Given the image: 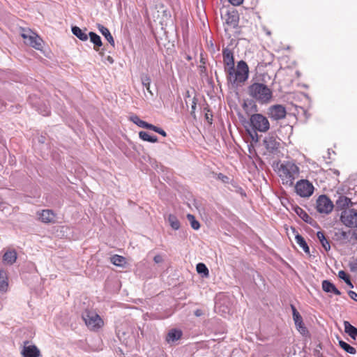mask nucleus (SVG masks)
I'll return each instance as SVG.
<instances>
[{"mask_svg": "<svg viewBox=\"0 0 357 357\" xmlns=\"http://www.w3.org/2000/svg\"><path fill=\"white\" fill-rule=\"evenodd\" d=\"M181 335L182 333L181 331L172 329L168 333L166 340L168 342H174L178 340L181 337Z\"/></svg>", "mask_w": 357, "mask_h": 357, "instance_id": "21", "label": "nucleus"}, {"mask_svg": "<svg viewBox=\"0 0 357 357\" xmlns=\"http://www.w3.org/2000/svg\"><path fill=\"white\" fill-rule=\"evenodd\" d=\"M228 81L232 84L238 86L244 83L249 75V68L244 61L238 62L236 67L234 66L225 71Z\"/></svg>", "mask_w": 357, "mask_h": 357, "instance_id": "1", "label": "nucleus"}, {"mask_svg": "<svg viewBox=\"0 0 357 357\" xmlns=\"http://www.w3.org/2000/svg\"><path fill=\"white\" fill-rule=\"evenodd\" d=\"M130 120L139 127L145 128L146 123L144 121L141 120L137 116H132L130 117Z\"/></svg>", "mask_w": 357, "mask_h": 357, "instance_id": "33", "label": "nucleus"}, {"mask_svg": "<svg viewBox=\"0 0 357 357\" xmlns=\"http://www.w3.org/2000/svg\"><path fill=\"white\" fill-rule=\"evenodd\" d=\"M8 289V278L7 272L1 269L0 270V294H4Z\"/></svg>", "mask_w": 357, "mask_h": 357, "instance_id": "14", "label": "nucleus"}, {"mask_svg": "<svg viewBox=\"0 0 357 357\" xmlns=\"http://www.w3.org/2000/svg\"><path fill=\"white\" fill-rule=\"evenodd\" d=\"M298 210H300L301 211H303L302 208H298Z\"/></svg>", "mask_w": 357, "mask_h": 357, "instance_id": "54", "label": "nucleus"}, {"mask_svg": "<svg viewBox=\"0 0 357 357\" xmlns=\"http://www.w3.org/2000/svg\"><path fill=\"white\" fill-rule=\"evenodd\" d=\"M229 2L233 6H239L243 3V0H228Z\"/></svg>", "mask_w": 357, "mask_h": 357, "instance_id": "38", "label": "nucleus"}, {"mask_svg": "<svg viewBox=\"0 0 357 357\" xmlns=\"http://www.w3.org/2000/svg\"><path fill=\"white\" fill-rule=\"evenodd\" d=\"M73 33L76 36L79 40L82 41H86L88 40V35L85 31L82 30L78 26H73L72 27Z\"/></svg>", "mask_w": 357, "mask_h": 357, "instance_id": "22", "label": "nucleus"}, {"mask_svg": "<svg viewBox=\"0 0 357 357\" xmlns=\"http://www.w3.org/2000/svg\"><path fill=\"white\" fill-rule=\"evenodd\" d=\"M197 271L199 273H203L205 277H208L209 271L206 265L203 263H199L196 267Z\"/></svg>", "mask_w": 357, "mask_h": 357, "instance_id": "32", "label": "nucleus"}, {"mask_svg": "<svg viewBox=\"0 0 357 357\" xmlns=\"http://www.w3.org/2000/svg\"><path fill=\"white\" fill-rule=\"evenodd\" d=\"M43 116H47L50 114V110L48 108H46L44 111L40 112Z\"/></svg>", "mask_w": 357, "mask_h": 357, "instance_id": "44", "label": "nucleus"}, {"mask_svg": "<svg viewBox=\"0 0 357 357\" xmlns=\"http://www.w3.org/2000/svg\"><path fill=\"white\" fill-rule=\"evenodd\" d=\"M223 62L225 64V70H229L234 66V61L233 54L229 50H224L223 52Z\"/></svg>", "mask_w": 357, "mask_h": 357, "instance_id": "15", "label": "nucleus"}, {"mask_svg": "<svg viewBox=\"0 0 357 357\" xmlns=\"http://www.w3.org/2000/svg\"><path fill=\"white\" fill-rule=\"evenodd\" d=\"M202 314V312L201 310H197L195 312V315L197 317H200Z\"/></svg>", "mask_w": 357, "mask_h": 357, "instance_id": "47", "label": "nucleus"}, {"mask_svg": "<svg viewBox=\"0 0 357 357\" xmlns=\"http://www.w3.org/2000/svg\"><path fill=\"white\" fill-rule=\"evenodd\" d=\"M299 167L292 162H285L280 165L278 174L283 185L292 186L294 180L299 176Z\"/></svg>", "mask_w": 357, "mask_h": 357, "instance_id": "2", "label": "nucleus"}, {"mask_svg": "<svg viewBox=\"0 0 357 357\" xmlns=\"http://www.w3.org/2000/svg\"><path fill=\"white\" fill-rule=\"evenodd\" d=\"M352 204L353 203L351 202V199L344 196H340L336 201L337 208L343 211L347 210V208L352 206Z\"/></svg>", "mask_w": 357, "mask_h": 357, "instance_id": "17", "label": "nucleus"}, {"mask_svg": "<svg viewBox=\"0 0 357 357\" xmlns=\"http://www.w3.org/2000/svg\"><path fill=\"white\" fill-rule=\"evenodd\" d=\"M250 123L253 131L266 132L270 128L268 119L261 114H254L250 117Z\"/></svg>", "mask_w": 357, "mask_h": 357, "instance_id": "5", "label": "nucleus"}, {"mask_svg": "<svg viewBox=\"0 0 357 357\" xmlns=\"http://www.w3.org/2000/svg\"><path fill=\"white\" fill-rule=\"evenodd\" d=\"M38 215L39 219L45 223L54 222L55 220V214L51 210H43Z\"/></svg>", "mask_w": 357, "mask_h": 357, "instance_id": "13", "label": "nucleus"}, {"mask_svg": "<svg viewBox=\"0 0 357 357\" xmlns=\"http://www.w3.org/2000/svg\"><path fill=\"white\" fill-rule=\"evenodd\" d=\"M88 36L90 37L91 42L94 44V50H98L97 47L102 45L100 37L94 32H89Z\"/></svg>", "mask_w": 357, "mask_h": 357, "instance_id": "23", "label": "nucleus"}, {"mask_svg": "<svg viewBox=\"0 0 357 357\" xmlns=\"http://www.w3.org/2000/svg\"><path fill=\"white\" fill-rule=\"evenodd\" d=\"M344 282H346V283H347V284H348L351 288H353V287H354V286H353V284H352V283H351V280H350V279H349V278H347V280H345V281H344Z\"/></svg>", "mask_w": 357, "mask_h": 357, "instance_id": "46", "label": "nucleus"}, {"mask_svg": "<svg viewBox=\"0 0 357 357\" xmlns=\"http://www.w3.org/2000/svg\"><path fill=\"white\" fill-rule=\"evenodd\" d=\"M106 60L108 62H109L110 63H113V62H114V60H113L112 57L110 56H107V58H106Z\"/></svg>", "mask_w": 357, "mask_h": 357, "instance_id": "48", "label": "nucleus"}, {"mask_svg": "<svg viewBox=\"0 0 357 357\" xmlns=\"http://www.w3.org/2000/svg\"><path fill=\"white\" fill-rule=\"evenodd\" d=\"M227 24H229V23H231V22L229 21V19L227 20Z\"/></svg>", "mask_w": 357, "mask_h": 357, "instance_id": "52", "label": "nucleus"}, {"mask_svg": "<svg viewBox=\"0 0 357 357\" xmlns=\"http://www.w3.org/2000/svg\"><path fill=\"white\" fill-rule=\"evenodd\" d=\"M341 222L348 227H357V211L354 209L344 210L340 216Z\"/></svg>", "mask_w": 357, "mask_h": 357, "instance_id": "8", "label": "nucleus"}, {"mask_svg": "<svg viewBox=\"0 0 357 357\" xmlns=\"http://www.w3.org/2000/svg\"><path fill=\"white\" fill-rule=\"evenodd\" d=\"M99 31L102 33V36H105L106 40L111 44L112 47H114L115 43L114 40L110 33V31L107 28L104 26L103 25L98 24V26Z\"/></svg>", "mask_w": 357, "mask_h": 357, "instance_id": "19", "label": "nucleus"}, {"mask_svg": "<svg viewBox=\"0 0 357 357\" xmlns=\"http://www.w3.org/2000/svg\"><path fill=\"white\" fill-rule=\"evenodd\" d=\"M268 115L274 120L282 119L286 116V109L281 105H275L269 107Z\"/></svg>", "mask_w": 357, "mask_h": 357, "instance_id": "11", "label": "nucleus"}, {"mask_svg": "<svg viewBox=\"0 0 357 357\" xmlns=\"http://www.w3.org/2000/svg\"><path fill=\"white\" fill-rule=\"evenodd\" d=\"M267 34L270 35L271 34L270 31H267Z\"/></svg>", "mask_w": 357, "mask_h": 357, "instance_id": "53", "label": "nucleus"}, {"mask_svg": "<svg viewBox=\"0 0 357 357\" xmlns=\"http://www.w3.org/2000/svg\"><path fill=\"white\" fill-rule=\"evenodd\" d=\"M168 222L173 229L178 230L180 228V222L175 215L172 214L169 215Z\"/></svg>", "mask_w": 357, "mask_h": 357, "instance_id": "27", "label": "nucleus"}, {"mask_svg": "<svg viewBox=\"0 0 357 357\" xmlns=\"http://www.w3.org/2000/svg\"><path fill=\"white\" fill-rule=\"evenodd\" d=\"M295 324H301V322L303 321L301 316L299 314L293 318Z\"/></svg>", "mask_w": 357, "mask_h": 357, "instance_id": "41", "label": "nucleus"}, {"mask_svg": "<svg viewBox=\"0 0 357 357\" xmlns=\"http://www.w3.org/2000/svg\"><path fill=\"white\" fill-rule=\"evenodd\" d=\"M139 137L146 142L155 143L158 142V137L156 136H151L147 132L141 131L139 132Z\"/></svg>", "mask_w": 357, "mask_h": 357, "instance_id": "26", "label": "nucleus"}, {"mask_svg": "<svg viewBox=\"0 0 357 357\" xmlns=\"http://www.w3.org/2000/svg\"><path fill=\"white\" fill-rule=\"evenodd\" d=\"M317 238H319V241L321 242L322 246L325 249V250L328 251L330 250L331 246L329 244V242L326 238L324 234L321 231H318L317 234Z\"/></svg>", "mask_w": 357, "mask_h": 357, "instance_id": "28", "label": "nucleus"}, {"mask_svg": "<svg viewBox=\"0 0 357 357\" xmlns=\"http://www.w3.org/2000/svg\"><path fill=\"white\" fill-rule=\"evenodd\" d=\"M296 328L302 335H306L307 333V330L305 327L303 321L301 322V324H295Z\"/></svg>", "mask_w": 357, "mask_h": 357, "instance_id": "34", "label": "nucleus"}, {"mask_svg": "<svg viewBox=\"0 0 357 357\" xmlns=\"http://www.w3.org/2000/svg\"><path fill=\"white\" fill-rule=\"evenodd\" d=\"M187 218L189 220L191 227L194 229L198 230L199 229V227H200L199 222L195 220V216L193 215L188 214Z\"/></svg>", "mask_w": 357, "mask_h": 357, "instance_id": "31", "label": "nucleus"}, {"mask_svg": "<svg viewBox=\"0 0 357 357\" xmlns=\"http://www.w3.org/2000/svg\"><path fill=\"white\" fill-rule=\"evenodd\" d=\"M153 260L156 264H159L163 261V259H162V256L158 255L154 257Z\"/></svg>", "mask_w": 357, "mask_h": 357, "instance_id": "40", "label": "nucleus"}, {"mask_svg": "<svg viewBox=\"0 0 357 357\" xmlns=\"http://www.w3.org/2000/svg\"><path fill=\"white\" fill-rule=\"evenodd\" d=\"M110 260L114 265L117 266H123V265L126 263V258L118 255L112 256L110 258Z\"/></svg>", "mask_w": 357, "mask_h": 357, "instance_id": "25", "label": "nucleus"}, {"mask_svg": "<svg viewBox=\"0 0 357 357\" xmlns=\"http://www.w3.org/2000/svg\"><path fill=\"white\" fill-rule=\"evenodd\" d=\"M21 350L22 357H43L40 349L35 345L30 344L29 341H24Z\"/></svg>", "mask_w": 357, "mask_h": 357, "instance_id": "10", "label": "nucleus"}, {"mask_svg": "<svg viewBox=\"0 0 357 357\" xmlns=\"http://www.w3.org/2000/svg\"><path fill=\"white\" fill-rule=\"evenodd\" d=\"M82 317L86 326L91 331H97L104 325L102 318L93 311L85 310Z\"/></svg>", "mask_w": 357, "mask_h": 357, "instance_id": "4", "label": "nucleus"}, {"mask_svg": "<svg viewBox=\"0 0 357 357\" xmlns=\"http://www.w3.org/2000/svg\"><path fill=\"white\" fill-rule=\"evenodd\" d=\"M339 345L342 349L350 354H355L356 353V350L354 347H351L343 340L339 341Z\"/></svg>", "mask_w": 357, "mask_h": 357, "instance_id": "29", "label": "nucleus"}, {"mask_svg": "<svg viewBox=\"0 0 357 357\" xmlns=\"http://www.w3.org/2000/svg\"><path fill=\"white\" fill-rule=\"evenodd\" d=\"M351 270L353 271H357V268H356V266L351 264Z\"/></svg>", "mask_w": 357, "mask_h": 357, "instance_id": "50", "label": "nucleus"}, {"mask_svg": "<svg viewBox=\"0 0 357 357\" xmlns=\"http://www.w3.org/2000/svg\"><path fill=\"white\" fill-rule=\"evenodd\" d=\"M322 289L327 293H333L335 295H340L341 294L335 286L328 280H324L322 282Z\"/></svg>", "mask_w": 357, "mask_h": 357, "instance_id": "18", "label": "nucleus"}, {"mask_svg": "<svg viewBox=\"0 0 357 357\" xmlns=\"http://www.w3.org/2000/svg\"><path fill=\"white\" fill-rule=\"evenodd\" d=\"M253 134H250L252 139L253 141L258 142V135L257 133V131H253Z\"/></svg>", "mask_w": 357, "mask_h": 357, "instance_id": "42", "label": "nucleus"}, {"mask_svg": "<svg viewBox=\"0 0 357 357\" xmlns=\"http://www.w3.org/2000/svg\"><path fill=\"white\" fill-rule=\"evenodd\" d=\"M291 309H292V313H293V318L295 317L296 316H298L300 314L294 306L291 305Z\"/></svg>", "mask_w": 357, "mask_h": 357, "instance_id": "43", "label": "nucleus"}, {"mask_svg": "<svg viewBox=\"0 0 357 357\" xmlns=\"http://www.w3.org/2000/svg\"><path fill=\"white\" fill-rule=\"evenodd\" d=\"M349 296H350L351 298H352L355 301H357V293L353 291H349Z\"/></svg>", "mask_w": 357, "mask_h": 357, "instance_id": "39", "label": "nucleus"}, {"mask_svg": "<svg viewBox=\"0 0 357 357\" xmlns=\"http://www.w3.org/2000/svg\"><path fill=\"white\" fill-rule=\"evenodd\" d=\"M344 331L352 339L356 340L357 337V328L352 326L349 321H344Z\"/></svg>", "mask_w": 357, "mask_h": 357, "instance_id": "20", "label": "nucleus"}, {"mask_svg": "<svg viewBox=\"0 0 357 357\" xmlns=\"http://www.w3.org/2000/svg\"><path fill=\"white\" fill-rule=\"evenodd\" d=\"M338 277L345 281L349 277L347 275V273L344 271H340L338 273Z\"/></svg>", "mask_w": 357, "mask_h": 357, "instance_id": "37", "label": "nucleus"}, {"mask_svg": "<svg viewBox=\"0 0 357 357\" xmlns=\"http://www.w3.org/2000/svg\"><path fill=\"white\" fill-rule=\"evenodd\" d=\"M249 95L260 103H268L272 98L271 90L261 83H254L248 87Z\"/></svg>", "mask_w": 357, "mask_h": 357, "instance_id": "3", "label": "nucleus"}, {"mask_svg": "<svg viewBox=\"0 0 357 357\" xmlns=\"http://www.w3.org/2000/svg\"><path fill=\"white\" fill-rule=\"evenodd\" d=\"M17 255L15 250H8L3 255V261L6 264L12 265L17 259Z\"/></svg>", "mask_w": 357, "mask_h": 357, "instance_id": "16", "label": "nucleus"}, {"mask_svg": "<svg viewBox=\"0 0 357 357\" xmlns=\"http://www.w3.org/2000/svg\"><path fill=\"white\" fill-rule=\"evenodd\" d=\"M296 242L305 253H310V249L304 238L299 234L296 235Z\"/></svg>", "mask_w": 357, "mask_h": 357, "instance_id": "24", "label": "nucleus"}, {"mask_svg": "<svg viewBox=\"0 0 357 357\" xmlns=\"http://www.w3.org/2000/svg\"><path fill=\"white\" fill-rule=\"evenodd\" d=\"M333 208V202L326 195H321L317 200V209L321 213H329Z\"/></svg>", "mask_w": 357, "mask_h": 357, "instance_id": "9", "label": "nucleus"}, {"mask_svg": "<svg viewBox=\"0 0 357 357\" xmlns=\"http://www.w3.org/2000/svg\"><path fill=\"white\" fill-rule=\"evenodd\" d=\"M218 178L222 179L223 181H224V178L228 179V178L227 176H224L222 174H220L218 175Z\"/></svg>", "mask_w": 357, "mask_h": 357, "instance_id": "49", "label": "nucleus"}, {"mask_svg": "<svg viewBox=\"0 0 357 357\" xmlns=\"http://www.w3.org/2000/svg\"><path fill=\"white\" fill-rule=\"evenodd\" d=\"M314 186L308 180L301 179L295 185V190L298 195L301 197H310L314 192Z\"/></svg>", "mask_w": 357, "mask_h": 357, "instance_id": "7", "label": "nucleus"}, {"mask_svg": "<svg viewBox=\"0 0 357 357\" xmlns=\"http://www.w3.org/2000/svg\"><path fill=\"white\" fill-rule=\"evenodd\" d=\"M145 128L149 129V130H153L155 132H159V130H158L159 127L155 126H153L152 124H150L149 123H146Z\"/></svg>", "mask_w": 357, "mask_h": 357, "instance_id": "35", "label": "nucleus"}, {"mask_svg": "<svg viewBox=\"0 0 357 357\" xmlns=\"http://www.w3.org/2000/svg\"><path fill=\"white\" fill-rule=\"evenodd\" d=\"M186 59H187L188 60H190V59H191V56L188 55V56H186Z\"/></svg>", "mask_w": 357, "mask_h": 357, "instance_id": "51", "label": "nucleus"}, {"mask_svg": "<svg viewBox=\"0 0 357 357\" xmlns=\"http://www.w3.org/2000/svg\"><path fill=\"white\" fill-rule=\"evenodd\" d=\"M264 144L266 149L269 152H273L277 150L280 146V142L273 136H268L265 137Z\"/></svg>", "mask_w": 357, "mask_h": 357, "instance_id": "12", "label": "nucleus"}, {"mask_svg": "<svg viewBox=\"0 0 357 357\" xmlns=\"http://www.w3.org/2000/svg\"><path fill=\"white\" fill-rule=\"evenodd\" d=\"M158 130H159V132H158V133L160 134L163 137H165L167 135L166 132L164 130H162V128H159Z\"/></svg>", "mask_w": 357, "mask_h": 357, "instance_id": "45", "label": "nucleus"}, {"mask_svg": "<svg viewBox=\"0 0 357 357\" xmlns=\"http://www.w3.org/2000/svg\"><path fill=\"white\" fill-rule=\"evenodd\" d=\"M142 83L143 86L146 88V91L151 94V96H153V93L150 89V84H151V79L148 75H142L141 77Z\"/></svg>", "mask_w": 357, "mask_h": 357, "instance_id": "30", "label": "nucleus"}, {"mask_svg": "<svg viewBox=\"0 0 357 357\" xmlns=\"http://www.w3.org/2000/svg\"><path fill=\"white\" fill-rule=\"evenodd\" d=\"M145 128L149 129V130H153L155 132H159V130H158L159 127L155 126H153L152 124H150L149 123H146Z\"/></svg>", "mask_w": 357, "mask_h": 357, "instance_id": "36", "label": "nucleus"}, {"mask_svg": "<svg viewBox=\"0 0 357 357\" xmlns=\"http://www.w3.org/2000/svg\"><path fill=\"white\" fill-rule=\"evenodd\" d=\"M21 36L26 45H30L36 50H41L43 47L42 39L30 29H22Z\"/></svg>", "mask_w": 357, "mask_h": 357, "instance_id": "6", "label": "nucleus"}]
</instances>
